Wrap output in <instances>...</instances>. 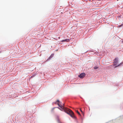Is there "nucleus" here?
<instances>
[{
	"label": "nucleus",
	"instance_id": "nucleus-12",
	"mask_svg": "<svg viewBox=\"0 0 123 123\" xmlns=\"http://www.w3.org/2000/svg\"><path fill=\"white\" fill-rule=\"evenodd\" d=\"M120 65V64H119V65H118V66H116V67H117V66H119Z\"/></svg>",
	"mask_w": 123,
	"mask_h": 123
},
{
	"label": "nucleus",
	"instance_id": "nucleus-7",
	"mask_svg": "<svg viewBox=\"0 0 123 123\" xmlns=\"http://www.w3.org/2000/svg\"><path fill=\"white\" fill-rule=\"evenodd\" d=\"M95 69H97L98 68V67H97V66H95V67H93Z\"/></svg>",
	"mask_w": 123,
	"mask_h": 123
},
{
	"label": "nucleus",
	"instance_id": "nucleus-4",
	"mask_svg": "<svg viewBox=\"0 0 123 123\" xmlns=\"http://www.w3.org/2000/svg\"><path fill=\"white\" fill-rule=\"evenodd\" d=\"M69 41V40L68 39H66L65 40H62V42H68Z\"/></svg>",
	"mask_w": 123,
	"mask_h": 123
},
{
	"label": "nucleus",
	"instance_id": "nucleus-1",
	"mask_svg": "<svg viewBox=\"0 0 123 123\" xmlns=\"http://www.w3.org/2000/svg\"><path fill=\"white\" fill-rule=\"evenodd\" d=\"M59 106L61 108V109L58 108L62 111H63L68 114L72 117L75 118V116L73 112L70 109L66 108L64 107L61 104L58 103V104Z\"/></svg>",
	"mask_w": 123,
	"mask_h": 123
},
{
	"label": "nucleus",
	"instance_id": "nucleus-9",
	"mask_svg": "<svg viewBox=\"0 0 123 123\" xmlns=\"http://www.w3.org/2000/svg\"><path fill=\"white\" fill-rule=\"evenodd\" d=\"M108 61V60H106V61H105V63H107V62Z\"/></svg>",
	"mask_w": 123,
	"mask_h": 123
},
{
	"label": "nucleus",
	"instance_id": "nucleus-10",
	"mask_svg": "<svg viewBox=\"0 0 123 123\" xmlns=\"http://www.w3.org/2000/svg\"><path fill=\"white\" fill-rule=\"evenodd\" d=\"M34 76V75H33L32 76H31V77L30 78V79L31 78H32V77H33Z\"/></svg>",
	"mask_w": 123,
	"mask_h": 123
},
{
	"label": "nucleus",
	"instance_id": "nucleus-3",
	"mask_svg": "<svg viewBox=\"0 0 123 123\" xmlns=\"http://www.w3.org/2000/svg\"><path fill=\"white\" fill-rule=\"evenodd\" d=\"M118 62V59L117 58H115L114 60V62L115 63H117Z\"/></svg>",
	"mask_w": 123,
	"mask_h": 123
},
{
	"label": "nucleus",
	"instance_id": "nucleus-2",
	"mask_svg": "<svg viewBox=\"0 0 123 123\" xmlns=\"http://www.w3.org/2000/svg\"><path fill=\"white\" fill-rule=\"evenodd\" d=\"M85 75V74L84 73H82L80 74L79 76V77L81 78H84Z\"/></svg>",
	"mask_w": 123,
	"mask_h": 123
},
{
	"label": "nucleus",
	"instance_id": "nucleus-13",
	"mask_svg": "<svg viewBox=\"0 0 123 123\" xmlns=\"http://www.w3.org/2000/svg\"><path fill=\"white\" fill-rule=\"evenodd\" d=\"M122 42L123 43V39L122 40Z\"/></svg>",
	"mask_w": 123,
	"mask_h": 123
},
{
	"label": "nucleus",
	"instance_id": "nucleus-8",
	"mask_svg": "<svg viewBox=\"0 0 123 123\" xmlns=\"http://www.w3.org/2000/svg\"><path fill=\"white\" fill-rule=\"evenodd\" d=\"M57 102H58V103H60V101H59V100H57V101H56Z\"/></svg>",
	"mask_w": 123,
	"mask_h": 123
},
{
	"label": "nucleus",
	"instance_id": "nucleus-11",
	"mask_svg": "<svg viewBox=\"0 0 123 123\" xmlns=\"http://www.w3.org/2000/svg\"><path fill=\"white\" fill-rule=\"evenodd\" d=\"M80 111L82 112V113H83L82 111L81 110V109H80Z\"/></svg>",
	"mask_w": 123,
	"mask_h": 123
},
{
	"label": "nucleus",
	"instance_id": "nucleus-6",
	"mask_svg": "<svg viewBox=\"0 0 123 123\" xmlns=\"http://www.w3.org/2000/svg\"><path fill=\"white\" fill-rule=\"evenodd\" d=\"M76 111L79 115H80V113L77 110Z\"/></svg>",
	"mask_w": 123,
	"mask_h": 123
},
{
	"label": "nucleus",
	"instance_id": "nucleus-5",
	"mask_svg": "<svg viewBox=\"0 0 123 123\" xmlns=\"http://www.w3.org/2000/svg\"><path fill=\"white\" fill-rule=\"evenodd\" d=\"M54 54L51 55L49 57V58L50 59L51 57H52L53 56Z\"/></svg>",
	"mask_w": 123,
	"mask_h": 123
}]
</instances>
